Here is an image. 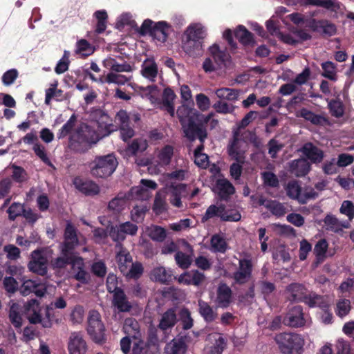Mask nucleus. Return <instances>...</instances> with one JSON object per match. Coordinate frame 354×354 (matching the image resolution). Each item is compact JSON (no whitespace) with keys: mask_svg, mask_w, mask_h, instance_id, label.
Listing matches in <instances>:
<instances>
[{"mask_svg":"<svg viewBox=\"0 0 354 354\" xmlns=\"http://www.w3.org/2000/svg\"><path fill=\"white\" fill-rule=\"evenodd\" d=\"M66 306V300L62 297H59L50 305L46 306L44 309L45 317H43L39 303L35 299H32L26 305L27 318L30 324H40L43 328H50L53 326L51 318L54 308L64 309Z\"/></svg>","mask_w":354,"mask_h":354,"instance_id":"f257e3e1","label":"nucleus"},{"mask_svg":"<svg viewBox=\"0 0 354 354\" xmlns=\"http://www.w3.org/2000/svg\"><path fill=\"white\" fill-rule=\"evenodd\" d=\"M177 115L185 136L191 142L198 138L200 142H205L207 138V129L202 122H196L194 116L198 117L196 111L194 112L193 109L182 106L178 109Z\"/></svg>","mask_w":354,"mask_h":354,"instance_id":"f03ea898","label":"nucleus"},{"mask_svg":"<svg viewBox=\"0 0 354 354\" xmlns=\"http://www.w3.org/2000/svg\"><path fill=\"white\" fill-rule=\"evenodd\" d=\"M101 137L91 126L82 123L70 135L68 147L75 153H84L96 144Z\"/></svg>","mask_w":354,"mask_h":354,"instance_id":"7ed1b4c3","label":"nucleus"},{"mask_svg":"<svg viewBox=\"0 0 354 354\" xmlns=\"http://www.w3.org/2000/svg\"><path fill=\"white\" fill-rule=\"evenodd\" d=\"M285 295L290 302L304 303L310 308H317L318 304L323 306V297L315 291L308 290L300 283H291L286 287Z\"/></svg>","mask_w":354,"mask_h":354,"instance_id":"20e7f679","label":"nucleus"},{"mask_svg":"<svg viewBox=\"0 0 354 354\" xmlns=\"http://www.w3.org/2000/svg\"><path fill=\"white\" fill-rule=\"evenodd\" d=\"M70 265L71 270L74 272V278L82 283L88 282V272L85 270L84 259L80 253L69 255L67 257H58L52 261V266L54 268L64 269Z\"/></svg>","mask_w":354,"mask_h":354,"instance_id":"39448f33","label":"nucleus"},{"mask_svg":"<svg viewBox=\"0 0 354 354\" xmlns=\"http://www.w3.org/2000/svg\"><path fill=\"white\" fill-rule=\"evenodd\" d=\"M118 165L113 153L103 156H96L90 162L91 174L95 178H106L111 176Z\"/></svg>","mask_w":354,"mask_h":354,"instance_id":"423d86ee","label":"nucleus"},{"mask_svg":"<svg viewBox=\"0 0 354 354\" xmlns=\"http://www.w3.org/2000/svg\"><path fill=\"white\" fill-rule=\"evenodd\" d=\"M278 347L283 354H301L304 340L297 333H281L274 337Z\"/></svg>","mask_w":354,"mask_h":354,"instance_id":"0eeeda50","label":"nucleus"},{"mask_svg":"<svg viewBox=\"0 0 354 354\" xmlns=\"http://www.w3.org/2000/svg\"><path fill=\"white\" fill-rule=\"evenodd\" d=\"M171 30V26L165 21L155 23L152 20L147 19L142 22L138 32L141 35L148 34L154 39L165 43Z\"/></svg>","mask_w":354,"mask_h":354,"instance_id":"6e6552de","label":"nucleus"},{"mask_svg":"<svg viewBox=\"0 0 354 354\" xmlns=\"http://www.w3.org/2000/svg\"><path fill=\"white\" fill-rule=\"evenodd\" d=\"M86 330L91 339L96 344L103 345L107 339L105 326L102 321L100 313L96 310L88 312Z\"/></svg>","mask_w":354,"mask_h":354,"instance_id":"1a4fd4ad","label":"nucleus"},{"mask_svg":"<svg viewBox=\"0 0 354 354\" xmlns=\"http://www.w3.org/2000/svg\"><path fill=\"white\" fill-rule=\"evenodd\" d=\"M79 245V240L77 234V230L71 223L66 226L64 234V241L61 245V256L67 257L79 253L75 248Z\"/></svg>","mask_w":354,"mask_h":354,"instance_id":"9d476101","label":"nucleus"},{"mask_svg":"<svg viewBox=\"0 0 354 354\" xmlns=\"http://www.w3.org/2000/svg\"><path fill=\"white\" fill-rule=\"evenodd\" d=\"M115 122L118 126L122 140L127 142L135 135V131L131 124L130 116L126 110L120 109L115 116Z\"/></svg>","mask_w":354,"mask_h":354,"instance_id":"9b49d317","label":"nucleus"},{"mask_svg":"<svg viewBox=\"0 0 354 354\" xmlns=\"http://www.w3.org/2000/svg\"><path fill=\"white\" fill-rule=\"evenodd\" d=\"M253 264L251 258H243L239 260V268L233 273L232 278L234 283L243 285L252 277Z\"/></svg>","mask_w":354,"mask_h":354,"instance_id":"f8f14e48","label":"nucleus"},{"mask_svg":"<svg viewBox=\"0 0 354 354\" xmlns=\"http://www.w3.org/2000/svg\"><path fill=\"white\" fill-rule=\"evenodd\" d=\"M284 325L292 328L302 327L306 324L303 307L294 306L290 308L283 319Z\"/></svg>","mask_w":354,"mask_h":354,"instance_id":"ddd939ff","label":"nucleus"},{"mask_svg":"<svg viewBox=\"0 0 354 354\" xmlns=\"http://www.w3.org/2000/svg\"><path fill=\"white\" fill-rule=\"evenodd\" d=\"M48 260L41 250H35L31 253V259L28 267L30 271L41 276L47 273Z\"/></svg>","mask_w":354,"mask_h":354,"instance_id":"4468645a","label":"nucleus"},{"mask_svg":"<svg viewBox=\"0 0 354 354\" xmlns=\"http://www.w3.org/2000/svg\"><path fill=\"white\" fill-rule=\"evenodd\" d=\"M68 350L70 354H86L87 344L82 332L76 331L71 333L68 343Z\"/></svg>","mask_w":354,"mask_h":354,"instance_id":"2eb2a0df","label":"nucleus"},{"mask_svg":"<svg viewBox=\"0 0 354 354\" xmlns=\"http://www.w3.org/2000/svg\"><path fill=\"white\" fill-rule=\"evenodd\" d=\"M299 151L313 164L322 162L324 157V151L310 142L305 143Z\"/></svg>","mask_w":354,"mask_h":354,"instance_id":"dca6fc26","label":"nucleus"},{"mask_svg":"<svg viewBox=\"0 0 354 354\" xmlns=\"http://www.w3.org/2000/svg\"><path fill=\"white\" fill-rule=\"evenodd\" d=\"M19 291L24 296L29 295L34 293L36 296L41 297L46 292V286L40 283H37L33 280H26L23 282L19 288Z\"/></svg>","mask_w":354,"mask_h":354,"instance_id":"f3484780","label":"nucleus"},{"mask_svg":"<svg viewBox=\"0 0 354 354\" xmlns=\"http://www.w3.org/2000/svg\"><path fill=\"white\" fill-rule=\"evenodd\" d=\"M232 301V291L225 283H221L218 285L216 291V302L218 307L226 308L230 306Z\"/></svg>","mask_w":354,"mask_h":354,"instance_id":"a211bd4d","label":"nucleus"},{"mask_svg":"<svg viewBox=\"0 0 354 354\" xmlns=\"http://www.w3.org/2000/svg\"><path fill=\"white\" fill-rule=\"evenodd\" d=\"M215 191L221 201H227L230 196L235 192L234 185L226 178L216 180L214 187Z\"/></svg>","mask_w":354,"mask_h":354,"instance_id":"6ab92c4d","label":"nucleus"},{"mask_svg":"<svg viewBox=\"0 0 354 354\" xmlns=\"http://www.w3.org/2000/svg\"><path fill=\"white\" fill-rule=\"evenodd\" d=\"M297 117H301L305 120L310 122L316 126L329 125L330 121L327 117L324 115L316 114L306 108L301 109L297 113Z\"/></svg>","mask_w":354,"mask_h":354,"instance_id":"aec40b11","label":"nucleus"},{"mask_svg":"<svg viewBox=\"0 0 354 354\" xmlns=\"http://www.w3.org/2000/svg\"><path fill=\"white\" fill-rule=\"evenodd\" d=\"M75 188L86 196H95L100 193V187L93 180H83L80 178L74 180Z\"/></svg>","mask_w":354,"mask_h":354,"instance_id":"412c9836","label":"nucleus"},{"mask_svg":"<svg viewBox=\"0 0 354 354\" xmlns=\"http://www.w3.org/2000/svg\"><path fill=\"white\" fill-rule=\"evenodd\" d=\"M305 5H312L324 8L334 12H342L344 5L337 0H301Z\"/></svg>","mask_w":354,"mask_h":354,"instance_id":"4be33fe9","label":"nucleus"},{"mask_svg":"<svg viewBox=\"0 0 354 354\" xmlns=\"http://www.w3.org/2000/svg\"><path fill=\"white\" fill-rule=\"evenodd\" d=\"M112 304L121 313L129 312L132 308V305L123 289L118 290L113 294Z\"/></svg>","mask_w":354,"mask_h":354,"instance_id":"5701e85b","label":"nucleus"},{"mask_svg":"<svg viewBox=\"0 0 354 354\" xmlns=\"http://www.w3.org/2000/svg\"><path fill=\"white\" fill-rule=\"evenodd\" d=\"M242 140L239 138V133L235 132L233 139L228 146V154L236 162L244 163V151L241 149Z\"/></svg>","mask_w":354,"mask_h":354,"instance_id":"b1692460","label":"nucleus"},{"mask_svg":"<svg viewBox=\"0 0 354 354\" xmlns=\"http://www.w3.org/2000/svg\"><path fill=\"white\" fill-rule=\"evenodd\" d=\"M176 309L171 308L167 309L161 316L158 328L163 332L171 329L177 323Z\"/></svg>","mask_w":354,"mask_h":354,"instance_id":"393cba45","label":"nucleus"},{"mask_svg":"<svg viewBox=\"0 0 354 354\" xmlns=\"http://www.w3.org/2000/svg\"><path fill=\"white\" fill-rule=\"evenodd\" d=\"M310 170V164L307 159L301 158L290 163V171L297 177H303Z\"/></svg>","mask_w":354,"mask_h":354,"instance_id":"a878e982","label":"nucleus"},{"mask_svg":"<svg viewBox=\"0 0 354 354\" xmlns=\"http://www.w3.org/2000/svg\"><path fill=\"white\" fill-rule=\"evenodd\" d=\"M140 73L145 78L154 82L158 73V65L153 59H147L141 66Z\"/></svg>","mask_w":354,"mask_h":354,"instance_id":"bb28decb","label":"nucleus"},{"mask_svg":"<svg viewBox=\"0 0 354 354\" xmlns=\"http://www.w3.org/2000/svg\"><path fill=\"white\" fill-rule=\"evenodd\" d=\"M187 345L185 342V337L181 336L177 339H173L165 346L166 353L168 354H185Z\"/></svg>","mask_w":354,"mask_h":354,"instance_id":"cd10ccee","label":"nucleus"},{"mask_svg":"<svg viewBox=\"0 0 354 354\" xmlns=\"http://www.w3.org/2000/svg\"><path fill=\"white\" fill-rule=\"evenodd\" d=\"M171 191L169 198L170 203L176 207H182L183 203L181 197L187 193V185L185 184H177L171 185Z\"/></svg>","mask_w":354,"mask_h":354,"instance_id":"c85d7f7f","label":"nucleus"},{"mask_svg":"<svg viewBox=\"0 0 354 354\" xmlns=\"http://www.w3.org/2000/svg\"><path fill=\"white\" fill-rule=\"evenodd\" d=\"M234 36L245 46H253L255 44L254 35L243 25L237 26Z\"/></svg>","mask_w":354,"mask_h":354,"instance_id":"c756f323","label":"nucleus"},{"mask_svg":"<svg viewBox=\"0 0 354 354\" xmlns=\"http://www.w3.org/2000/svg\"><path fill=\"white\" fill-rule=\"evenodd\" d=\"M209 51L212 56L215 63L221 66H225L227 62L230 60V55L225 50H221L218 45L214 44L210 46Z\"/></svg>","mask_w":354,"mask_h":354,"instance_id":"7c9ffc66","label":"nucleus"},{"mask_svg":"<svg viewBox=\"0 0 354 354\" xmlns=\"http://www.w3.org/2000/svg\"><path fill=\"white\" fill-rule=\"evenodd\" d=\"M95 115L99 127L104 129L106 135H109L117 129V127L112 123V119L104 111L98 110Z\"/></svg>","mask_w":354,"mask_h":354,"instance_id":"2f4dec72","label":"nucleus"},{"mask_svg":"<svg viewBox=\"0 0 354 354\" xmlns=\"http://www.w3.org/2000/svg\"><path fill=\"white\" fill-rule=\"evenodd\" d=\"M203 41L186 39L183 48L184 51L191 57H198L202 55Z\"/></svg>","mask_w":354,"mask_h":354,"instance_id":"473e14b6","label":"nucleus"},{"mask_svg":"<svg viewBox=\"0 0 354 354\" xmlns=\"http://www.w3.org/2000/svg\"><path fill=\"white\" fill-rule=\"evenodd\" d=\"M198 312L207 323L214 321L217 315L212 307L207 302L201 299L198 300Z\"/></svg>","mask_w":354,"mask_h":354,"instance_id":"72a5a7b5","label":"nucleus"},{"mask_svg":"<svg viewBox=\"0 0 354 354\" xmlns=\"http://www.w3.org/2000/svg\"><path fill=\"white\" fill-rule=\"evenodd\" d=\"M186 39L203 41L206 33L204 28L198 25L189 26L185 31Z\"/></svg>","mask_w":354,"mask_h":354,"instance_id":"f704fd0d","label":"nucleus"},{"mask_svg":"<svg viewBox=\"0 0 354 354\" xmlns=\"http://www.w3.org/2000/svg\"><path fill=\"white\" fill-rule=\"evenodd\" d=\"M328 109L332 116L340 118L345 111L343 102L339 98L332 99L328 102Z\"/></svg>","mask_w":354,"mask_h":354,"instance_id":"c9c22d12","label":"nucleus"},{"mask_svg":"<svg viewBox=\"0 0 354 354\" xmlns=\"http://www.w3.org/2000/svg\"><path fill=\"white\" fill-rule=\"evenodd\" d=\"M225 205L224 204H220L218 206L216 205H209L202 217V222L204 223L216 216L219 217L221 220V216L225 212Z\"/></svg>","mask_w":354,"mask_h":354,"instance_id":"e433bc0d","label":"nucleus"},{"mask_svg":"<svg viewBox=\"0 0 354 354\" xmlns=\"http://www.w3.org/2000/svg\"><path fill=\"white\" fill-rule=\"evenodd\" d=\"M323 72L322 76L331 81H336L337 75V64L330 61H327L321 64Z\"/></svg>","mask_w":354,"mask_h":354,"instance_id":"4c0bfd02","label":"nucleus"},{"mask_svg":"<svg viewBox=\"0 0 354 354\" xmlns=\"http://www.w3.org/2000/svg\"><path fill=\"white\" fill-rule=\"evenodd\" d=\"M212 250L214 252L225 253L227 249V243L225 240L218 234L212 236L210 240Z\"/></svg>","mask_w":354,"mask_h":354,"instance_id":"58836bf2","label":"nucleus"},{"mask_svg":"<svg viewBox=\"0 0 354 354\" xmlns=\"http://www.w3.org/2000/svg\"><path fill=\"white\" fill-rule=\"evenodd\" d=\"M215 93L220 99L235 102L238 100L239 91L237 89L230 88H220L216 90Z\"/></svg>","mask_w":354,"mask_h":354,"instance_id":"ea45409f","label":"nucleus"},{"mask_svg":"<svg viewBox=\"0 0 354 354\" xmlns=\"http://www.w3.org/2000/svg\"><path fill=\"white\" fill-rule=\"evenodd\" d=\"M77 116L75 114H73L68 121L62 126V127L59 130L57 133V137L58 139H63L66 138L67 136L72 134V131L75 128L76 122H77Z\"/></svg>","mask_w":354,"mask_h":354,"instance_id":"a19ab883","label":"nucleus"},{"mask_svg":"<svg viewBox=\"0 0 354 354\" xmlns=\"http://www.w3.org/2000/svg\"><path fill=\"white\" fill-rule=\"evenodd\" d=\"M167 236L166 230L159 225H152L149 230V236L154 241L162 243Z\"/></svg>","mask_w":354,"mask_h":354,"instance_id":"79ce46f5","label":"nucleus"},{"mask_svg":"<svg viewBox=\"0 0 354 354\" xmlns=\"http://www.w3.org/2000/svg\"><path fill=\"white\" fill-rule=\"evenodd\" d=\"M266 207L274 216L277 217L282 216L286 213V208L281 203L270 200L267 201Z\"/></svg>","mask_w":354,"mask_h":354,"instance_id":"37998d69","label":"nucleus"},{"mask_svg":"<svg viewBox=\"0 0 354 354\" xmlns=\"http://www.w3.org/2000/svg\"><path fill=\"white\" fill-rule=\"evenodd\" d=\"M32 149L35 155L41 159V160L46 165L55 169V165L52 163L49 158L48 157L44 146L39 142L34 143Z\"/></svg>","mask_w":354,"mask_h":354,"instance_id":"c03bdc74","label":"nucleus"},{"mask_svg":"<svg viewBox=\"0 0 354 354\" xmlns=\"http://www.w3.org/2000/svg\"><path fill=\"white\" fill-rule=\"evenodd\" d=\"M286 191L289 198L295 199L299 202L301 194V187L297 180L288 182L286 187Z\"/></svg>","mask_w":354,"mask_h":354,"instance_id":"a18cd8bd","label":"nucleus"},{"mask_svg":"<svg viewBox=\"0 0 354 354\" xmlns=\"http://www.w3.org/2000/svg\"><path fill=\"white\" fill-rule=\"evenodd\" d=\"M322 297H323V306L318 304L317 307L319 308L323 311L322 315V322L325 324H329L332 323L333 313L330 310V304L327 299V297L325 295H322Z\"/></svg>","mask_w":354,"mask_h":354,"instance_id":"49530a36","label":"nucleus"},{"mask_svg":"<svg viewBox=\"0 0 354 354\" xmlns=\"http://www.w3.org/2000/svg\"><path fill=\"white\" fill-rule=\"evenodd\" d=\"M93 52L94 48L87 40L82 39L77 42L76 54L81 55L85 57L91 55Z\"/></svg>","mask_w":354,"mask_h":354,"instance_id":"de8ad7c7","label":"nucleus"},{"mask_svg":"<svg viewBox=\"0 0 354 354\" xmlns=\"http://www.w3.org/2000/svg\"><path fill=\"white\" fill-rule=\"evenodd\" d=\"M180 319L183 330H189L193 327L194 319L191 316L189 310L187 308H183L179 313Z\"/></svg>","mask_w":354,"mask_h":354,"instance_id":"09e8293b","label":"nucleus"},{"mask_svg":"<svg viewBox=\"0 0 354 354\" xmlns=\"http://www.w3.org/2000/svg\"><path fill=\"white\" fill-rule=\"evenodd\" d=\"M351 309L350 300L347 299H339L336 304L335 313L338 317L342 318L350 313Z\"/></svg>","mask_w":354,"mask_h":354,"instance_id":"8fccbe9b","label":"nucleus"},{"mask_svg":"<svg viewBox=\"0 0 354 354\" xmlns=\"http://www.w3.org/2000/svg\"><path fill=\"white\" fill-rule=\"evenodd\" d=\"M116 260L118 263V267L121 272L125 274L127 270V263L132 261V257L129 252L125 251H120L116 256Z\"/></svg>","mask_w":354,"mask_h":354,"instance_id":"3c124183","label":"nucleus"},{"mask_svg":"<svg viewBox=\"0 0 354 354\" xmlns=\"http://www.w3.org/2000/svg\"><path fill=\"white\" fill-rule=\"evenodd\" d=\"M151 277L156 281L166 283L170 280L171 275L167 273L164 267H157L152 270Z\"/></svg>","mask_w":354,"mask_h":354,"instance_id":"603ef678","label":"nucleus"},{"mask_svg":"<svg viewBox=\"0 0 354 354\" xmlns=\"http://www.w3.org/2000/svg\"><path fill=\"white\" fill-rule=\"evenodd\" d=\"M322 30L324 37H332L337 33V27L335 24L327 19H321L319 31Z\"/></svg>","mask_w":354,"mask_h":354,"instance_id":"864d4df0","label":"nucleus"},{"mask_svg":"<svg viewBox=\"0 0 354 354\" xmlns=\"http://www.w3.org/2000/svg\"><path fill=\"white\" fill-rule=\"evenodd\" d=\"M175 261L178 267L182 269L189 268L192 262V257L181 251H177L176 252Z\"/></svg>","mask_w":354,"mask_h":354,"instance_id":"5fc2aeb1","label":"nucleus"},{"mask_svg":"<svg viewBox=\"0 0 354 354\" xmlns=\"http://www.w3.org/2000/svg\"><path fill=\"white\" fill-rule=\"evenodd\" d=\"M25 207L20 203H13L7 210L9 220L14 221L17 217L21 216Z\"/></svg>","mask_w":354,"mask_h":354,"instance_id":"6e6d98bb","label":"nucleus"},{"mask_svg":"<svg viewBox=\"0 0 354 354\" xmlns=\"http://www.w3.org/2000/svg\"><path fill=\"white\" fill-rule=\"evenodd\" d=\"M69 56L70 53L68 51L65 50L64 52V55L57 62L55 68V72L59 75L62 74L68 69V66L70 64L69 61Z\"/></svg>","mask_w":354,"mask_h":354,"instance_id":"4d7b16f0","label":"nucleus"},{"mask_svg":"<svg viewBox=\"0 0 354 354\" xmlns=\"http://www.w3.org/2000/svg\"><path fill=\"white\" fill-rule=\"evenodd\" d=\"M174 155V148L171 145L165 146L159 153L158 158L161 163L167 165L170 163Z\"/></svg>","mask_w":354,"mask_h":354,"instance_id":"13d9d810","label":"nucleus"},{"mask_svg":"<svg viewBox=\"0 0 354 354\" xmlns=\"http://www.w3.org/2000/svg\"><path fill=\"white\" fill-rule=\"evenodd\" d=\"M129 79L125 75L117 74L116 73L110 72L105 77V81L107 84H116L123 85L129 82Z\"/></svg>","mask_w":354,"mask_h":354,"instance_id":"bf43d9fd","label":"nucleus"},{"mask_svg":"<svg viewBox=\"0 0 354 354\" xmlns=\"http://www.w3.org/2000/svg\"><path fill=\"white\" fill-rule=\"evenodd\" d=\"M261 178L266 186L270 187H277L279 186V180L277 176L271 171H263L261 173Z\"/></svg>","mask_w":354,"mask_h":354,"instance_id":"052dcab7","label":"nucleus"},{"mask_svg":"<svg viewBox=\"0 0 354 354\" xmlns=\"http://www.w3.org/2000/svg\"><path fill=\"white\" fill-rule=\"evenodd\" d=\"M241 218V213L236 209H229L226 210V207L225 208V212L221 216V221L225 222H237L240 221Z\"/></svg>","mask_w":354,"mask_h":354,"instance_id":"680f3d73","label":"nucleus"},{"mask_svg":"<svg viewBox=\"0 0 354 354\" xmlns=\"http://www.w3.org/2000/svg\"><path fill=\"white\" fill-rule=\"evenodd\" d=\"M106 286L107 291L111 294H114L118 290H122L118 287V277L113 273H109L106 278Z\"/></svg>","mask_w":354,"mask_h":354,"instance_id":"e2e57ef3","label":"nucleus"},{"mask_svg":"<svg viewBox=\"0 0 354 354\" xmlns=\"http://www.w3.org/2000/svg\"><path fill=\"white\" fill-rule=\"evenodd\" d=\"M227 346V342L223 337H219L216 339L213 346L209 348L208 354H222Z\"/></svg>","mask_w":354,"mask_h":354,"instance_id":"0e129e2a","label":"nucleus"},{"mask_svg":"<svg viewBox=\"0 0 354 354\" xmlns=\"http://www.w3.org/2000/svg\"><path fill=\"white\" fill-rule=\"evenodd\" d=\"M19 73L17 69L12 68L6 71L1 77L2 83L4 86H10L18 77Z\"/></svg>","mask_w":354,"mask_h":354,"instance_id":"69168bd1","label":"nucleus"},{"mask_svg":"<svg viewBox=\"0 0 354 354\" xmlns=\"http://www.w3.org/2000/svg\"><path fill=\"white\" fill-rule=\"evenodd\" d=\"M143 270L142 265L139 262H136L131 264V268L125 274L131 279H138L142 274Z\"/></svg>","mask_w":354,"mask_h":354,"instance_id":"338daca9","label":"nucleus"},{"mask_svg":"<svg viewBox=\"0 0 354 354\" xmlns=\"http://www.w3.org/2000/svg\"><path fill=\"white\" fill-rule=\"evenodd\" d=\"M340 212L348 216L350 221L354 218V204L350 201H344L339 209Z\"/></svg>","mask_w":354,"mask_h":354,"instance_id":"774afa93","label":"nucleus"}]
</instances>
